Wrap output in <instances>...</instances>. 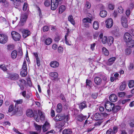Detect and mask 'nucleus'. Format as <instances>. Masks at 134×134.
<instances>
[{
	"label": "nucleus",
	"instance_id": "obj_1",
	"mask_svg": "<svg viewBox=\"0 0 134 134\" xmlns=\"http://www.w3.org/2000/svg\"><path fill=\"white\" fill-rule=\"evenodd\" d=\"M26 115L27 116L29 117H34L35 120L37 122H39V119L38 118V116L37 115V114L36 113V114H34V112L33 110L31 109H28L27 111Z\"/></svg>",
	"mask_w": 134,
	"mask_h": 134
},
{
	"label": "nucleus",
	"instance_id": "obj_52",
	"mask_svg": "<svg viewBox=\"0 0 134 134\" xmlns=\"http://www.w3.org/2000/svg\"><path fill=\"white\" fill-rule=\"evenodd\" d=\"M114 5L113 4H109L108 5L109 8L111 10H113L114 9Z\"/></svg>",
	"mask_w": 134,
	"mask_h": 134
},
{
	"label": "nucleus",
	"instance_id": "obj_37",
	"mask_svg": "<svg viewBox=\"0 0 134 134\" xmlns=\"http://www.w3.org/2000/svg\"><path fill=\"white\" fill-rule=\"evenodd\" d=\"M38 113L40 116L41 120H43L45 117L44 113L40 110L38 111Z\"/></svg>",
	"mask_w": 134,
	"mask_h": 134
},
{
	"label": "nucleus",
	"instance_id": "obj_12",
	"mask_svg": "<svg viewBox=\"0 0 134 134\" xmlns=\"http://www.w3.org/2000/svg\"><path fill=\"white\" fill-rule=\"evenodd\" d=\"M50 65L52 68H56L59 66V64L57 61H52L50 63Z\"/></svg>",
	"mask_w": 134,
	"mask_h": 134
},
{
	"label": "nucleus",
	"instance_id": "obj_2",
	"mask_svg": "<svg viewBox=\"0 0 134 134\" xmlns=\"http://www.w3.org/2000/svg\"><path fill=\"white\" fill-rule=\"evenodd\" d=\"M63 0H51V9L54 10L57 8L59 3L60 4Z\"/></svg>",
	"mask_w": 134,
	"mask_h": 134
},
{
	"label": "nucleus",
	"instance_id": "obj_3",
	"mask_svg": "<svg viewBox=\"0 0 134 134\" xmlns=\"http://www.w3.org/2000/svg\"><path fill=\"white\" fill-rule=\"evenodd\" d=\"M27 18V15L26 14H22L21 16L20 21L19 24V25L20 26H23L25 24Z\"/></svg>",
	"mask_w": 134,
	"mask_h": 134
},
{
	"label": "nucleus",
	"instance_id": "obj_63",
	"mask_svg": "<svg viewBox=\"0 0 134 134\" xmlns=\"http://www.w3.org/2000/svg\"><path fill=\"white\" fill-rule=\"evenodd\" d=\"M130 126L131 127H134V120H132L131 122L129 123Z\"/></svg>",
	"mask_w": 134,
	"mask_h": 134
},
{
	"label": "nucleus",
	"instance_id": "obj_38",
	"mask_svg": "<svg viewBox=\"0 0 134 134\" xmlns=\"http://www.w3.org/2000/svg\"><path fill=\"white\" fill-rule=\"evenodd\" d=\"M7 67V66H6L4 64H3L0 65V68L4 71H6L8 70Z\"/></svg>",
	"mask_w": 134,
	"mask_h": 134
},
{
	"label": "nucleus",
	"instance_id": "obj_57",
	"mask_svg": "<svg viewBox=\"0 0 134 134\" xmlns=\"http://www.w3.org/2000/svg\"><path fill=\"white\" fill-rule=\"evenodd\" d=\"M27 3H25L24 4L23 7V9L24 11H26L27 8Z\"/></svg>",
	"mask_w": 134,
	"mask_h": 134
},
{
	"label": "nucleus",
	"instance_id": "obj_32",
	"mask_svg": "<svg viewBox=\"0 0 134 134\" xmlns=\"http://www.w3.org/2000/svg\"><path fill=\"white\" fill-rule=\"evenodd\" d=\"M126 86V84L125 82H122L121 83L120 87V90L121 91H123L125 89Z\"/></svg>",
	"mask_w": 134,
	"mask_h": 134
},
{
	"label": "nucleus",
	"instance_id": "obj_35",
	"mask_svg": "<svg viewBox=\"0 0 134 134\" xmlns=\"http://www.w3.org/2000/svg\"><path fill=\"white\" fill-rule=\"evenodd\" d=\"M52 42V40L50 38H47L45 41V43L47 45H49Z\"/></svg>",
	"mask_w": 134,
	"mask_h": 134
},
{
	"label": "nucleus",
	"instance_id": "obj_8",
	"mask_svg": "<svg viewBox=\"0 0 134 134\" xmlns=\"http://www.w3.org/2000/svg\"><path fill=\"white\" fill-rule=\"evenodd\" d=\"M65 115L62 114H58L54 118V120L56 121H60L64 119Z\"/></svg>",
	"mask_w": 134,
	"mask_h": 134
},
{
	"label": "nucleus",
	"instance_id": "obj_15",
	"mask_svg": "<svg viewBox=\"0 0 134 134\" xmlns=\"http://www.w3.org/2000/svg\"><path fill=\"white\" fill-rule=\"evenodd\" d=\"M86 118V116H83L82 114H80L77 115L76 117L77 120L79 121H82Z\"/></svg>",
	"mask_w": 134,
	"mask_h": 134
},
{
	"label": "nucleus",
	"instance_id": "obj_4",
	"mask_svg": "<svg viewBox=\"0 0 134 134\" xmlns=\"http://www.w3.org/2000/svg\"><path fill=\"white\" fill-rule=\"evenodd\" d=\"M114 107V104L110 102L106 103L105 105V107L108 112L112 111L113 108Z\"/></svg>",
	"mask_w": 134,
	"mask_h": 134
},
{
	"label": "nucleus",
	"instance_id": "obj_39",
	"mask_svg": "<svg viewBox=\"0 0 134 134\" xmlns=\"http://www.w3.org/2000/svg\"><path fill=\"white\" fill-rule=\"evenodd\" d=\"M82 21L84 24L88 22H91V19L90 18H84L83 19Z\"/></svg>",
	"mask_w": 134,
	"mask_h": 134
},
{
	"label": "nucleus",
	"instance_id": "obj_20",
	"mask_svg": "<svg viewBox=\"0 0 134 134\" xmlns=\"http://www.w3.org/2000/svg\"><path fill=\"white\" fill-rule=\"evenodd\" d=\"M0 43L2 44H5L8 41V38L7 36L5 35L4 36V37L2 38Z\"/></svg>",
	"mask_w": 134,
	"mask_h": 134
},
{
	"label": "nucleus",
	"instance_id": "obj_29",
	"mask_svg": "<svg viewBox=\"0 0 134 134\" xmlns=\"http://www.w3.org/2000/svg\"><path fill=\"white\" fill-rule=\"evenodd\" d=\"M72 132L70 129H66L62 131L63 134H71Z\"/></svg>",
	"mask_w": 134,
	"mask_h": 134
},
{
	"label": "nucleus",
	"instance_id": "obj_25",
	"mask_svg": "<svg viewBox=\"0 0 134 134\" xmlns=\"http://www.w3.org/2000/svg\"><path fill=\"white\" fill-rule=\"evenodd\" d=\"M19 76L17 74L14 73L12 74L10 76V77L12 79L16 80L19 78Z\"/></svg>",
	"mask_w": 134,
	"mask_h": 134
},
{
	"label": "nucleus",
	"instance_id": "obj_42",
	"mask_svg": "<svg viewBox=\"0 0 134 134\" xmlns=\"http://www.w3.org/2000/svg\"><path fill=\"white\" fill-rule=\"evenodd\" d=\"M128 85L130 88H131L134 86V81L131 80L129 81Z\"/></svg>",
	"mask_w": 134,
	"mask_h": 134
},
{
	"label": "nucleus",
	"instance_id": "obj_23",
	"mask_svg": "<svg viewBox=\"0 0 134 134\" xmlns=\"http://www.w3.org/2000/svg\"><path fill=\"white\" fill-rule=\"evenodd\" d=\"M107 12L104 10L101 11L100 13V16L102 18H104L107 15Z\"/></svg>",
	"mask_w": 134,
	"mask_h": 134
},
{
	"label": "nucleus",
	"instance_id": "obj_27",
	"mask_svg": "<svg viewBox=\"0 0 134 134\" xmlns=\"http://www.w3.org/2000/svg\"><path fill=\"white\" fill-rule=\"evenodd\" d=\"M0 3H2V4L5 7H8L9 4L6 0H0Z\"/></svg>",
	"mask_w": 134,
	"mask_h": 134
},
{
	"label": "nucleus",
	"instance_id": "obj_6",
	"mask_svg": "<svg viewBox=\"0 0 134 134\" xmlns=\"http://www.w3.org/2000/svg\"><path fill=\"white\" fill-rule=\"evenodd\" d=\"M106 27L108 28H110L112 27L113 25V19L111 18L107 19L105 21Z\"/></svg>",
	"mask_w": 134,
	"mask_h": 134
},
{
	"label": "nucleus",
	"instance_id": "obj_7",
	"mask_svg": "<svg viewBox=\"0 0 134 134\" xmlns=\"http://www.w3.org/2000/svg\"><path fill=\"white\" fill-rule=\"evenodd\" d=\"M21 31L23 34L24 38H25L31 34L30 31L26 29H21Z\"/></svg>",
	"mask_w": 134,
	"mask_h": 134
},
{
	"label": "nucleus",
	"instance_id": "obj_60",
	"mask_svg": "<svg viewBox=\"0 0 134 134\" xmlns=\"http://www.w3.org/2000/svg\"><path fill=\"white\" fill-rule=\"evenodd\" d=\"M121 23L122 26L126 28L128 27L127 22Z\"/></svg>",
	"mask_w": 134,
	"mask_h": 134
},
{
	"label": "nucleus",
	"instance_id": "obj_14",
	"mask_svg": "<svg viewBox=\"0 0 134 134\" xmlns=\"http://www.w3.org/2000/svg\"><path fill=\"white\" fill-rule=\"evenodd\" d=\"M116 59L115 57H112L109 59L107 63V64L108 65H111Z\"/></svg>",
	"mask_w": 134,
	"mask_h": 134
},
{
	"label": "nucleus",
	"instance_id": "obj_24",
	"mask_svg": "<svg viewBox=\"0 0 134 134\" xmlns=\"http://www.w3.org/2000/svg\"><path fill=\"white\" fill-rule=\"evenodd\" d=\"M114 41V38L112 36H109L108 38L107 43L109 45H110Z\"/></svg>",
	"mask_w": 134,
	"mask_h": 134
},
{
	"label": "nucleus",
	"instance_id": "obj_54",
	"mask_svg": "<svg viewBox=\"0 0 134 134\" xmlns=\"http://www.w3.org/2000/svg\"><path fill=\"white\" fill-rule=\"evenodd\" d=\"M44 4L46 7L49 6L50 5V1L48 0L44 2Z\"/></svg>",
	"mask_w": 134,
	"mask_h": 134
},
{
	"label": "nucleus",
	"instance_id": "obj_44",
	"mask_svg": "<svg viewBox=\"0 0 134 134\" xmlns=\"http://www.w3.org/2000/svg\"><path fill=\"white\" fill-rule=\"evenodd\" d=\"M127 22V19L126 16H122L121 19V23Z\"/></svg>",
	"mask_w": 134,
	"mask_h": 134
},
{
	"label": "nucleus",
	"instance_id": "obj_30",
	"mask_svg": "<svg viewBox=\"0 0 134 134\" xmlns=\"http://www.w3.org/2000/svg\"><path fill=\"white\" fill-rule=\"evenodd\" d=\"M66 9V7L64 5H62L59 8V14H62L64 12Z\"/></svg>",
	"mask_w": 134,
	"mask_h": 134
},
{
	"label": "nucleus",
	"instance_id": "obj_34",
	"mask_svg": "<svg viewBox=\"0 0 134 134\" xmlns=\"http://www.w3.org/2000/svg\"><path fill=\"white\" fill-rule=\"evenodd\" d=\"M68 21H69L72 25H75V22L72 15H69L68 17Z\"/></svg>",
	"mask_w": 134,
	"mask_h": 134
},
{
	"label": "nucleus",
	"instance_id": "obj_36",
	"mask_svg": "<svg viewBox=\"0 0 134 134\" xmlns=\"http://www.w3.org/2000/svg\"><path fill=\"white\" fill-rule=\"evenodd\" d=\"M34 126L36 130L39 131V132H40L41 131L42 129V126H41L35 123L34 124Z\"/></svg>",
	"mask_w": 134,
	"mask_h": 134
},
{
	"label": "nucleus",
	"instance_id": "obj_64",
	"mask_svg": "<svg viewBox=\"0 0 134 134\" xmlns=\"http://www.w3.org/2000/svg\"><path fill=\"white\" fill-rule=\"evenodd\" d=\"M129 31L130 34L134 36V30L133 29H130L129 30Z\"/></svg>",
	"mask_w": 134,
	"mask_h": 134
},
{
	"label": "nucleus",
	"instance_id": "obj_61",
	"mask_svg": "<svg viewBox=\"0 0 134 134\" xmlns=\"http://www.w3.org/2000/svg\"><path fill=\"white\" fill-rule=\"evenodd\" d=\"M112 129H110L108 130L106 132V134H113L112 133Z\"/></svg>",
	"mask_w": 134,
	"mask_h": 134
},
{
	"label": "nucleus",
	"instance_id": "obj_43",
	"mask_svg": "<svg viewBox=\"0 0 134 134\" xmlns=\"http://www.w3.org/2000/svg\"><path fill=\"white\" fill-rule=\"evenodd\" d=\"M118 10L119 13L120 14L124 12L123 8L121 6H119L118 7Z\"/></svg>",
	"mask_w": 134,
	"mask_h": 134
},
{
	"label": "nucleus",
	"instance_id": "obj_47",
	"mask_svg": "<svg viewBox=\"0 0 134 134\" xmlns=\"http://www.w3.org/2000/svg\"><path fill=\"white\" fill-rule=\"evenodd\" d=\"M21 69L25 70H27V65L25 61H24V62Z\"/></svg>",
	"mask_w": 134,
	"mask_h": 134
},
{
	"label": "nucleus",
	"instance_id": "obj_17",
	"mask_svg": "<svg viewBox=\"0 0 134 134\" xmlns=\"http://www.w3.org/2000/svg\"><path fill=\"white\" fill-rule=\"evenodd\" d=\"M49 76L52 78V79L55 80L58 77V74L57 72H52L49 74Z\"/></svg>",
	"mask_w": 134,
	"mask_h": 134
},
{
	"label": "nucleus",
	"instance_id": "obj_58",
	"mask_svg": "<svg viewBox=\"0 0 134 134\" xmlns=\"http://www.w3.org/2000/svg\"><path fill=\"white\" fill-rule=\"evenodd\" d=\"M130 99H125L122 100V101L121 100H119V103H121V102L122 103V104H125L126 102L129 101Z\"/></svg>",
	"mask_w": 134,
	"mask_h": 134
},
{
	"label": "nucleus",
	"instance_id": "obj_48",
	"mask_svg": "<svg viewBox=\"0 0 134 134\" xmlns=\"http://www.w3.org/2000/svg\"><path fill=\"white\" fill-rule=\"evenodd\" d=\"M118 131V127L115 126L113 127V130L112 129V133L115 134Z\"/></svg>",
	"mask_w": 134,
	"mask_h": 134
},
{
	"label": "nucleus",
	"instance_id": "obj_55",
	"mask_svg": "<svg viewBox=\"0 0 134 134\" xmlns=\"http://www.w3.org/2000/svg\"><path fill=\"white\" fill-rule=\"evenodd\" d=\"M14 105H11L9 107L8 111L9 112L12 111L14 109Z\"/></svg>",
	"mask_w": 134,
	"mask_h": 134
},
{
	"label": "nucleus",
	"instance_id": "obj_41",
	"mask_svg": "<svg viewBox=\"0 0 134 134\" xmlns=\"http://www.w3.org/2000/svg\"><path fill=\"white\" fill-rule=\"evenodd\" d=\"M94 117L96 118V120H100L101 118V115L99 113H96L94 115Z\"/></svg>",
	"mask_w": 134,
	"mask_h": 134
},
{
	"label": "nucleus",
	"instance_id": "obj_5",
	"mask_svg": "<svg viewBox=\"0 0 134 134\" xmlns=\"http://www.w3.org/2000/svg\"><path fill=\"white\" fill-rule=\"evenodd\" d=\"M11 34L13 38L15 41H19L20 38V35L16 32L13 31L11 32Z\"/></svg>",
	"mask_w": 134,
	"mask_h": 134
},
{
	"label": "nucleus",
	"instance_id": "obj_21",
	"mask_svg": "<svg viewBox=\"0 0 134 134\" xmlns=\"http://www.w3.org/2000/svg\"><path fill=\"white\" fill-rule=\"evenodd\" d=\"M121 109V107L118 105L115 106L114 105V107H113L112 111L114 113H116L119 111Z\"/></svg>",
	"mask_w": 134,
	"mask_h": 134
},
{
	"label": "nucleus",
	"instance_id": "obj_10",
	"mask_svg": "<svg viewBox=\"0 0 134 134\" xmlns=\"http://www.w3.org/2000/svg\"><path fill=\"white\" fill-rule=\"evenodd\" d=\"M124 39L126 42L132 40L131 35L128 32H126L124 35Z\"/></svg>",
	"mask_w": 134,
	"mask_h": 134
},
{
	"label": "nucleus",
	"instance_id": "obj_40",
	"mask_svg": "<svg viewBox=\"0 0 134 134\" xmlns=\"http://www.w3.org/2000/svg\"><path fill=\"white\" fill-rule=\"evenodd\" d=\"M131 51L130 48H127L125 49V53L127 55H130L131 53Z\"/></svg>",
	"mask_w": 134,
	"mask_h": 134
},
{
	"label": "nucleus",
	"instance_id": "obj_50",
	"mask_svg": "<svg viewBox=\"0 0 134 134\" xmlns=\"http://www.w3.org/2000/svg\"><path fill=\"white\" fill-rule=\"evenodd\" d=\"M14 46L13 45L9 44L7 46V48L8 50H11L14 48Z\"/></svg>",
	"mask_w": 134,
	"mask_h": 134
},
{
	"label": "nucleus",
	"instance_id": "obj_46",
	"mask_svg": "<svg viewBox=\"0 0 134 134\" xmlns=\"http://www.w3.org/2000/svg\"><path fill=\"white\" fill-rule=\"evenodd\" d=\"M69 35V34L68 33H67L65 36V43L66 44L70 46L71 45V44L69 43L68 41V39L67 38V37Z\"/></svg>",
	"mask_w": 134,
	"mask_h": 134
},
{
	"label": "nucleus",
	"instance_id": "obj_49",
	"mask_svg": "<svg viewBox=\"0 0 134 134\" xmlns=\"http://www.w3.org/2000/svg\"><path fill=\"white\" fill-rule=\"evenodd\" d=\"M63 51V47L59 46L58 48V51L60 53H62Z\"/></svg>",
	"mask_w": 134,
	"mask_h": 134
},
{
	"label": "nucleus",
	"instance_id": "obj_22",
	"mask_svg": "<svg viewBox=\"0 0 134 134\" xmlns=\"http://www.w3.org/2000/svg\"><path fill=\"white\" fill-rule=\"evenodd\" d=\"M102 50L103 54L105 56H107L109 55V52L104 47L102 48Z\"/></svg>",
	"mask_w": 134,
	"mask_h": 134
},
{
	"label": "nucleus",
	"instance_id": "obj_51",
	"mask_svg": "<svg viewBox=\"0 0 134 134\" xmlns=\"http://www.w3.org/2000/svg\"><path fill=\"white\" fill-rule=\"evenodd\" d=\"M20 85H25L26 84V81L24 80H21L19 81Z\"/></svg>",
	"mask_w": 134,
	"mask_h": 134
},
{
	"label": "nucleus",
	"instance_id": "obj_11",
	"mask_svg": "<svg viewBox=\"0 0 134 134\" xmlns=\"http://www.w3.org/2000/svg\"><path fill=\"white\" fill-rule=\"evenodd\" d=\"M117 97L114 94H112L109 96V100L112 102H115L117 100Z\"/></svg>",
	"mask_w": 134,
	"mask_h": 134
},
{
	"label": "nucleus",
	"instance_id": "obj_59",
	"mask_svg": "<svg viewBox=\"0 0 134 134\" xmlns=\"http://www.w3.org/2000/svg\"><path fill=\"white\" fill-rule=\"evenodd\" d=\"M43 30L44 32H46L48 31L49 28L47 26H45L43 28Z\"/></svg>",
	"mask_w": 134,
	"mask_h": 134
},
{
	"label": "nucleus",
	"instance_id": "obj_18",
	"mask_svg": "<svg viewBox=\"0 0 134 134\" xmlns=\"http://www.w3.org/2000/svg\"><path fill=\"white\" fill-rule=\"evenodd\" d=\"M79 108L81 110H82L83 109L87 107V105L85 102H83L82 103L79 104Z\"/></svg>",
	"mask_w": 134,
	"mask_h": 134
},
{
	"label": "nucleus",
	"instance_id": "obj_33",
	"mask_svg": "<svg viewBox=\"0 0 134 134\" xmlns=\"http://www.w3.org/2000/svg\"><path fill=\"white\" fill-rule=\"evenodd\" d=\"M20 74L22 77L25 76L27 74V70L21 69Z\"/></svg>",
	"mask_w": 134,
	"mask_h": 134
},
{
	"label": "nucleus",
	"instance_id": "obj_19",
	"mask_svg": "<svg viewBox=\"0 0 134 134\" xmlns=\"http://www.w3.org/2000/svg\"><path fill=\"white\" fill-rule=\"evenodd\" d=\"M95 83L97 85H99L102 82V80L101 78L99 77H96L94 79Z\"/></svg>",
	"mask_w": 134,
	"mask_h": 134
},
{
	"label": "nucleus",
	"instance_id": "obj_56",
	"mask_svg": "<svg viewBox=\"0 0 134 134\" xmlns=\"http://www.w3.org/2000/svg\"><path fill=\"white\" fill-rule=\"evenodd\" d=\"M86 83L87 86H88L89 87H91V86L92 82L90 80L87 79L86 81Z\"/></svg>",
	"mask_w": 134,
	"mask_h": 134
},
{
	"label": "nucleus",
	"instance_id": "obj_26",
	"mask_svg": "<svg viewBox=\"0 0 134 134\" xmlns=\"http://www.w3.org/2000/svg\"><path fill=\"white\" fill-rule=\"evenodd\" d=\"M62 109V104L60 103H58L57 105L56 111L58 113L61 112Z\"/></svg>",
	"mask_w": 134,
	"mask_h": 134
},
{
	"label": "nucleus",
	"instance_id": "obj_31",
	"mask_svg": "<svg viewBox=\"0 0 134 134\" xmlns=\"http://www.w3.org/2000/svg\"><path fill=\"white\" fill-rule=\"evenodd\" d=\"M17 55V52L16 51H14L12 52L11 54V56L13 59L15 58Z\"/></svg>",
	"mask_w": 134,
	"mask_h": 134
},
{
	"label": "nucleus",
	"instance_id": "obj_45",
	"mask_svg": "<svg viewBox=\"0 0 134 134\" xmlns=\"http://www.w3.org/2000/svg\"><path fill=\"white\" fill-rule=\"evenodd\" d=\"M125 93L124 92H121L118 93V96L120 97H124L125 95Z\"/></svg>",
	"mask_w": 134,
	"mask_h": 134
},
{
	"label": "nucleus",
	"instance_id": "obj_9",
	"mask_svg": "<svg viewBox=\"0 0 134 134\" xmlns=\"http://www.w3.org/2000/svg\"><path fill=\"white\" fill-rule=\"evenodd\" d=\"M103 34L101 33L99 36V38L101 40V41L103 44H105L107 43V37L106 36H103Z\"/></svg>",
	"mask_w": 134,
	"mask_h": 134
},
{
	"label": "nucleus",
	"instance_id": "obj_16",
	"mask_svg": "<svg viewBox=\"0 0 134 134\" xmlns=\"http://www.w3.org/2000/svg\"><path fill=\"white\" fill-rule=\"evenodd\" d=\"M127 45L128 47L130 48H132L134 46V41L132 39L126 42Z\"/></svg>",
	"mask_w": 134,
	"mask_h": 134
},
{
	"label": "nucleus",
	"instance_id": "obj_62",
	"mask_svg": "<svg viewBox=\"0 0 134 134\" xmlns=\"http://www.w3.org/2000/svg\"><path fill=\"white\" fill-rule=\"evenodd\" d=\"M60 99L63 101V102H65L66 101L65 98L63 94H60Z\"/></svg>",
	"mask_w": 134,
	"mask_h": 134
},
{
	"label": "nucleus",
	"instance_id": "obj_28",
	"mask_svg": "<svg viewBox=\"0 0 134 134\" xmlns=\"http://www.w3.org/2000/svg\"><path fill=\"white\" fill-rule=\"evenodd\" d=\"M93 26L95 29L96 30L98 29L99 27V24L98 21H94L93 24Z\"/></svg>",
	"mask_w": 134,
	"mask_h": 134
},
{
	"label": "nucleus",
	"instance_id": "obj_13",
	"mask_svg": "<svg viewBox=\"0 0 134 134\" xmlns=\"http://www.w3.org/2000/svg\"><path fill=\"white\" fill-rule=\"evenodd\" d=\"M50 125L48 122H46L44 124L42 127V130L44 132H45L50 127Z\"/></svg>",
	"mask_w": 134,
	"mask_h": 134
},
{
	"label": "nucleus",
	"instance_id": "obj_53",
	"mask_svg": "<svg viewBox=\"0 0 134 134\" xmlns=\"http://www.w3.org/2000/svg\"><path fill=\"white\" fill-rule=\"evenodd\" d=\"M65 125V123L64 122H61L59 123L58 126L59 128H61L63 126Z\"/></svg>",
	"mask_w": 134,
	"mask_h": 134
}]
</instances>
